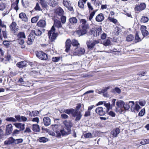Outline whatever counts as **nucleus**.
<instances>
[{"instance_id": "obj_1", "label": "nucleus", "mask_w": 149, "mask_h": 149, "mask_svg": "<svg viewBox=\"0 0 149 149\" xmlns=\"http://www.w3.org/2000/svg\"><path fill=\"white\" fill-rule=\"evenodd\" d=\"M64 128L60 130L63 136H67L71 133V128L73 126L72 122L70 120H65L63 122Z\"/></svg>"}, {"instance_id": "obj_2", "label": "nucleus", "mask_w": 149, "mask_h": 149, "mask_svg": "<svg viewBox=\"0 0 149 149\" xmlns=\"http://www.w3.org/2000/svg\"><path fill=\"white\" fill-rule=\"evenodd\" d=\"M65 44V51L66 52H68L70 50L71 45L73 47H76V48L80 45L78 41L75 39H72L71 41L70 39H68L66 40Z\"/></svg>"}, {"instance_id": "obj_3", "label": "nucleus", "mask_w": 149, "mask_h": 149, "mask_svg": "<svg viewBox=\"0 0 149 149\" xmlns=\"http://www.w3.org/2000/svg\"><path fill=\"white\" fill-rule=\"evenodd\" d=\"M80 22L82 23L81 27V29L77 31V33L79 36H83L86 34L87 33V29L89 28L88 24H86V21L84 19H81L80 20Z\"/></svg>"}, {"instance_id": "obj_4", "label": "nucleus", "mask_w": 149, "mask_h": 149, "mask_svg": "<svg viewBox=\"0 0 149 149\" xmlns=\"http://www.w3.org/2000/svg\"><path fill=\"white\" fill-rule=\"evenodd\" d=\"M55 28L54 25H53L48 32V35L51 42H54L58 36V33L57 32H55Z\"/></svg>"}, {"instance_id": "obj_5", "label": "nucleus", "mask_w": 149, "mask_h": 149, "mask_svg": "<svg viewBox=\"0 0 149 149\" xmlns=\"http://www.w3.org/2000/svg\"><path fill=\"white\" fill-rule=\"evenodd\" d=\"M36 56L40 59L46 60L48 58L47 55L41 51H38L35 52Z\"/></svg>"}, {"instance_id": "obj_6", "label": "nucleus", "mask_w": 149, "mask_h": 149, "mask_svg": "<svg viewBox=\"0 0 149 149\" xmlns=\"http://www.w3.org/2000/svg\"><path fill=\"white\" fill-rule=\"evenodd\" d=\"M81 106V103H79L77 104V106L76 107L75 109H74V111H76L77 112L76 114L77 117L75 118V120L76 121H78L80 120L82 117V114L81 113V111H78L79 110Z\"/></svg>"}, {"instance_id": "obj_7", "label": "nucleus", "mask_w": 149, "mask_h": 149, "mask_svg": "<svg viewBox=\"0 0 149 149\" xmlns=\"http://www.w3.org/2000/svg\"><path fill=\"white\" fill-rule=\"evenodd\" d=\"M129 104H132L130 108L132 112H138L139 111V110L141 108V107L137 103L135 104L134 101H130L129 102Z\"/></svg>"}, {"instance_id": "obj_8", "label": "nucleus", "mask_w": 149, "mask_h": 149, "mask_svg": "<svg viewBox=\"0 0 149 149\" xmlns=\"http://www.w3.org/2000/svg\"><path fill=\"white\" fill-rule=\"evenodd\" d=\"M101 31V28H93L90 30V33L91 35H93V36H97L99 35Z\"/></svg>"}, {"instance_id": "obj_9", "label": "nucleus", "mask_w": 149, "mask_h": 149, "mask_svg": "<svg viewBox=\"0 0 149 149\" xmlns=\"http://www.w3.org/2000/svg\"><path fill=\"white\" fill-rule=\"evenodd\" d=\"M116 101V99H113L111 100V104L109 102L104 103V105L107 109L106 111L107 112H108L110 109H111L112 107L115 106Z\"/></svg>"}, {"instance_id": "obj_10", "label": "nucleus", "mask_w": 149, "mask_h": 149, "mask_svg": "<svg viewBox=\"0 0 149 149\" xmlns=\"http://www.w3.org/2000/svg\"><path fill=\"white\" fill-rule=\"evenodd\" d=\"M33 31H31L30 34L28 36V40L27 43L28 45H31L34 41L35 38V35Z\"/></svg>"}, {"instance_id": "obj_11", "label": "nucleus", "mask_w": 149, "mask_h": 149, "mask_svg": "<svg viewBox=\"0 0 149 149\" xmlns=\"http://www.w3.org/2000/svg\"><path fill=\"white\" fill-rule=\"evenodd\" d=\"M146 6V4L144 3H141L140 4L136 5V6L134 8V10L135 11L140 12L144 10Z\"/></svg>"}, {"instance_id": "obj_12", "label": "nucleus", "mask_w": 149, "mask_h": 149, "mask_svg": "<svg viewBox=\"0 0 149 149\" xmlns=\"http://www.w3.org/2000/svg\"><path fill=\"white\" fill-rule=\"evenodd\" d=\"M116 105L118 107L117 109L118 110V112L122 113L123 111L124 102L122 101H118L116 102Z\"/></svg>"}, {"instance_id": "obj_13", "label": "nucleus", "mask_w": 149, "mask_h": 149, "mask_svg": "<svg viewBox=\"0 0 149 149\" xmlns=\"http://www.w3.org/2000/svg\"><path fill=\"white\" fill-rule=\"evenodd\" d=\"M63 4L64 6L67 8L70 11H72L74 10L73 7L71 6V3L70 1L67 0H63Z\"/></svg>"}, {"instance_id": "obj_14", "label": "nucleus", "mask_w": 149, "mask_h": 149, "mask_svg": "<svg viewBox=\"0 0 149 149\" xmlns=\"http://www.w3.org/2000/svg\"><path fill=\"white\" fill-rule=\"evenodd\" d=\"M10 28L13 33L15 35L18 30V28L17 27L16 23L15 22H13L10 25Z\"/></svg>"}, {"instance_id": "obj_15", "label": "nucleus", "mask_w": 149, "mask_h": 149, "mask_svg": "<svg viewBox=\"0 0 149 149\" xmlns=\"http://www.w3.org/2000/svg\"><path fill=\"white\" fill-rule=\"evenodd\" d=\"M85 53V50L84 48L78 47L76 48L74 54L78 56H81L84 54Z\"/></svg>"}, {"instance_id": "obj_16", "label": "nucleus", "mask_w": 149, "mask_h": 149, "mask_svg": "<svg viewBox=\"0 0 149 149\" xmlns=\"http://www.w3.org/2000/svg\"><path fill=\"white\" fill-rule=\"evenodd\" d=\"M99 43V41L97 40H95L92 43H91L90 41L87 44L88 49L89 50H92L95 45Z\"/></svg>"}, {"instance_id": "obj_17", "label": "nucleus", "mask_w": 149, "mask_h": 149, "mask_svg": "<svg viewBox=\"0 0 149 149\" xmlns=\"http://www.w3.org/2000/svg\"><path fill=\"white\" fill-rule=\"evenodd\" d=\"M146 26H141V30L142 34L143 37L147 36L149 35V32L146 30Z\"/></svg>"}, {"instance_id": "obj_18", "label": "nucleus", "mask_w": 149, "mask_h": 149, "mask_svg": "<svg viewBox=\"0 0 149 149\" xmlns=\"http://www.w3.org/2000/svg\"><path fill=\"white\" fill-rule=\"evenodd\" d=\"M54 13L56 15L60 16L63 15L64 11L61 7H59L54 10Z\"/></svg>"}, {"instance_id": "obj_19", "label": "nucleus", "mask_w": 149, "mask_h": 149, "mask_svg": "<svg viewBox=\"0 0 149 149\" xmlns=\"http://www.w3.org/2000/svg\"><path fill=\"white\" fill-rule=\"evenodd\" d=\"M95 112L100 116H104L105 114V112L103 110V108L102 107H98L95 109Z\"/></svg>"}, {"instance_id": "obj_20", "label": "nucleus", "mask_w": 149, "mask_h": 149, "mask_svg": "<svg viewBox=\"0 0 149 149\" xmlns=\"http://www.w3.org/2000/svg\"><path fill=\"white\" fill-rule=\"evenodd\" d=\"M65 112L67 114L69 115L71 114L73 117H76V113H77L76 111H74V109L73 108L67 109L65 111Z\"/></svg>"}, {"instance_id": "obj_21", "label": "nucleus", "mask_w": 149, "mask_h": 149, "mask_svg": "<svg viewBox=\"0 0 149 149\" xmlns=\"http://www.w3.org/2000/svg\"><path fill=\"white\" fill-rule=\"evenodd\" d=\"M19 0H16L15 1L12 3L11 6V9H13L17 12L19 9L18 3Z\"/></svg>"}, {"instance_id": "obj_22", "label": "nucleus", "mask_w": 149, "mask_h": 149, "mask_svg": "<svg viewBox=\"0 0 149 149\" xmlns=\"http://www.w3.org/2000/svg\"><path fill=\"white\" fill-rule=\"evenodd\" d=\"M104 19V17L103 13H101L97 15L95 17V20L98 22H101Z\"/></svg>"}, {"instance_id": "obj_23", "label": "nucleus", "mask_w": 149, "mask_h": 149, "mask_svg": "<svg viewBox=\"0 0 149 149\" xmlns=\"http://www.w3.org/2000/svg\"><path fill=\"white\" fill-rule=\"evenodd\" d=\"M13 130L12 125L11 124L8 125L6 126V133L7 135H9L12 133Z\"/></svg>"}, {"instance_id": "obj_24", "label": "nucleus", "mask_w": 149, "mask_h": 149, "mask_svg": "<svg viewBox=\"0 0 149 149\" xmlns=\"http://www.w3.org/2000/svg\"><path fill=\"white\" fill-rule=\"evenodd\" d=\"M46 25V22L45 20L41 19L37 23V26L41 28L45 27Z\"/></svg>"}, {"instance_id": "obj_25", "label": "nucleus", "mask_w": 149, "mask_h": 149, "mask_svg": "<svg viewBox=\"0 0 149 149\" xmlns=\"http://www.w3.org/2000/svg\"><path fill=\"white\" fill-rule=\"evenodd\" d=\"M15 127L19 129V130L23 131L25 129V125L21 123H16L14 124Z\"/></svg>"}, {"instance_id": "obj_26", "label": "nucleus", "mask_w": 149, "mask_h": 149, "mask_svg": "<svg viewBox=\"0 0 149 149\" xmlns=\"http://www.w3.org/2000/svg\"><path fill=\"white\" fill-rule=\"evenodd\" d=\"M120 133V129L118 128H116L111 131V134L113 136V137H116Z\"/></svg>"}, {"instance_id": "obj_27", "label": "nucleus", "mask_w": 149, "mask_h": 149, "mask_svg": "<svg viewBox=\"0 0 149 149\" xmlns=\"http://www.w3.org/2000/svg\"><path fill=\"white\" fill-rule=\"evenodd\" d=\"M27 65V63L25 61L18 62L16 64L17 66L19 68H23L24 67H26Z\"/></svg>"}, {"instance_id": "obj_28", "label": "nucleus", "mask_w": 149, "mask_h": 149, "mask_svg": "<svg viewBox=\"0 0 149 149\" xmlns=\"http://www.w3.org/2000/svg\"><path fill=\"white\" fill-rule=\"evenodd\" d=\"M43 122L44 125L46 126H47L50 125L51 120L48 117H45L43 118Z\"/></svg>"}, {"instance_id": "obj_29", "label": "nucleus", "mask_w": 149, "mask_h": 149, "mask_svg": "<svg viewBox=\"0 0 149 149\" xmlns=\"http://www.w3.org/2000/svg\"><path fill=\"white\" fill-rule=\"evenodd\" d=\"M19 17L22 21L26 22L28 20V18L24 13L22 12L19 14Z\"/></svg>"}, {"instance_id": "obj_30", "label": "nucleus", "mask_w": 149, "mask_h": 149, "mask_svg": "<svg viewBox=\"0 0 149 149\" xmlns=\"http://www.w3.org/2000/svg\"><path fill=\"white\" fill-rule=\"evenodd\" d=\"M77 19L76 17H70L69 19V24L74 25L77 23Z\"/></svg>"}, {"instance_id": "obj_31", "label": "nucleus", "mask_w": 149, "mask_h": 149, "mask_svg": "<svg viewBox=\"0 0 149 149\" xmlns=\"http://www.w3.org/2000/svg\"><path fill=\"white\" fill-rule=\"evenodd\" d=\"M15 139L12 137H10L7 140L5 141L4 143L6 145H9L13 143H15Z\"/></svg>"}, {"instance_id": "obj_32", "label": "nucleus", "mask_w": 149, "mask_h": 149, "mask_svg": "<svg viewBox=\"0 0 149 149\" xmlns=\"http://www.w3.org/2000/svg\"><path fill=\"white\" fill-rule=\"evenodd\" d=\"M87 0H79L78 2V6L81 8H84V4L86 3Z\"/></svg>"}, {"instance_id": "obj_33", "label": "nucleus", "mask_w": 149, "mask_h": 149, "mask_svg": "<svg viewBox=\"0 0 149 149\" xmlns=\"http://www.w3.org/2000/svg\"><path fill=\"white\" fill-rule=\"evenodd\" d=\"M22 3L23 6L25 8L29 6L30 5L29 0H22Z\"/></svg>"}, {"instance_id": "obj_34", "label": "nucleus", "mask_w": 149, "mask_h": 149, "mask_svg": "<svg viewBox=\"0 0 149 149\" xmlns=\"http://www.w3.org/2000/svg\"><path fill=\"white\" fill-rule=\"evenodd\" d=\"M32 130L34 132H38L40 131L39 126L37 124H34L32 125Z\"/></svg>"}, {"instance_id": "obj_35", "label": "nucleus", "mask_w": 149, "mask_h": 149, "mask_svg": "<svg viewBox=\"0 0 149 149\" xmlns=\"http://www.w3.org/2000/svg\"><path fill=\"white\" fill-rule=\"evenodd\" d=\"M39 3L42 8H47L48 5L47 2L45 0H39Z\"/></svg>"}, {"instance_id": "obj_36", "label": "nucleus", "mask_w": 149, "mask_h": 149, "mask_svg": "<svg viewBox=\"0 0 149 149\" xmlns=\"http://www.w3.org/2000/svg\"><path fill=\"white\" fill-rule=\"evenodd\" d=\"M31 31H33L34 35L38 36H40L42 33V31L38 29H36L35 30H32Z\"/></svg>"}, {"instance_id": "obj_37", "label": "nucleus", "mask_w": 149, "mask_h": 149, "mask_svg": "<svg viewBox=\"0 0 149 149\" xmlns=\"http://www.w3.org/2000/svg\"><path fill=\"white\" fill-rule=\"evenodd\" d=\"M110 86H108L107 87H105L101 89V91H98V93L100 94L101 93H104L105 92H107V91L110 88Z\"/></svg>"}, {"instance_id": "obj_38", "label": "nucleus", "mask_w": 149, "mask_h": 149, "mask_svg": "<svg viewBox=\"0 0 149 149\" xmlns=\"http://www.w3.org/2000/svg\"><path fill=\"white\" fill-rule=\"evenodd\" d=\"M48 4L50 6L52 7H54L57 5L56 1L54 0H49Z\"/></svg>"}, {"instance_id": "obj_39", "label": "nucleus", "mask_w": 149, "mask_h": 149, "mask_svg": "<svg viewBox=\"0 0 149 149\" xmlns=\"http://www.w3.org/2000/svg\"><path fill=\"white\" fill-rule=\"evenodd\" d=\"M107 20L108 21L112 22L115 24H116L118 22V20L110 16L108 17Z\"/></svg>"}, {"instance_id": "obj_40", "label": "nucleus", "mask_w": 149, "mask_h": 149, "mask_svg": "<svg viewBox=\"0 0 149 149\" xmlns=\"http://www.w3.org/2000/svg\"><path fill=\"white\" fill-rule=\"evenodd\" d=\"M54 24L57 28H59L62 27L61 22L58 20H56L54 21Z\"/></svg>"}, {"instance_id": "obj_41", "label": "nucleus", "mask_w": 149, "mask_h": 149, "mask_svg": "<svg viewBox=\"0 0 149 149\" xmlns=\"http://www.w3.org/2000/svg\"><path fill=\"white\" fill-rule=\"evenodd\" d=\"M33 10L36 11H42L41 9L39 3H36V6L33 8Z\"/></svg>"}, {"instance_id": "obj_42", "label": "nucleus", "mask_w": 149, "mask_h": 149, "mask_svg": "<svg viewBox=\"0 0 149 149\" xmlns=\"http://www.w3.org/2000/svg\"><path fill=\"white\" fill-rule=\"evenodd\" d=\"M18 38H25L26 36L24 32H20L17 35Z\"/></svg>"}, {"instance_id": "obj_43", "label": "nucleus", "mask_w": 149, "mask_h": 149, "mask_svg": "<svg viewBox=\"0 0 149 149\" xmlns=\"http://www.w3.org/2000/svg\"><path fill=\"white\" fill-rule=\"evenodd\" d=\"M134 36L132 34L128 35L126 38V40L128 42H130L134 39Z\"/></svg>"}, {"instance_id": "obj_44", "label": "nucleus", "mask_w": 149, "mask_h": 149, "mask_svg": "<svg viewBox=\"0 0 149 149\" xmlns=\"http://www.w3.org/2000/svg\"><path fill=\"white\" fill-rule=\"evenodd\" d=\"M111 92L112 93H117L120 94L121 92V91L119 88L116 87L114 89H113L111 91Z\"/></svg>"}, {"instance_id": "obj_45", "label": "nucleus", "mask_w": 149, "mask_h": 149, "mask_svg": "<svg viewBox=\"0 0 149 149\" xmlns=\"http://www.w3.org/2000/svg\"><path fill=\"white\" fill-rule=\"evenodd\" d=\"M148 20V18L147 17L145 16H144L142 17L140 21L141 22L145 23L147 22Z\"/></svg>"}, {"instance_id": "obj_46", "label": "nucleus", "mask_w": 149, "mask_h": 149, "mask_svg": "<svg viewBox=\"0 0 149 149\" xmlns=\"http://www.w3.org/2000/svg\"><path fill=\"white\" fill-rule=\"evenodd\" d=\"M40 142L45 143L48 141L47 138L44 137L39 138L38 140Z\"/></svg>"}, {"instance_id": "obj_47", "label": "nucleus", "mask_w": 149, "mask_h": 149, "mask_svg": "<svg viewBox=\"0 0 149 149\" xmlns=\"http://www.w3.org/2000/svg\"><path fill=\"white\" fill-rule=\"evenodd\" d=\"M6 121L8 122H16V120L15 118L13 117H7L6 118Z\"/></svg>"}, {"instance_id": "obj_48", "label": "nucleus", "mask_w": 149, "mask_h": 149, "mask_svg": "<svg viewBox=\"0 0 149 149\" xmlns=\"http://www.w3.org/2000/svg\"><path fill=\"white\" fill-rule=\"evenodd\" d=\"M39 17V16L37 15L35 17H32L31 19V22L33 23H36L38 21Z\"/></svg>"}, {"instance_id": "obj_49", "label": "nucleus", "mask_w": 149, "mask_h": 149, "mask_svg": "<svg viewBox=\"0 0 149 149\" xmlns=\"http://www.w3.org/2000/svg\"><path fill=\"white\" fill-rule=\"evenodd\" d=\"M141 39L139 37L137 33H136L135 35V41L136 42H139L141 41Z\"/></svg>"}, {"instance_id": "obj_50", "label": "nucleus", "mask_w": 149, "mask_h": 149, "mask_svg": "<svg viewBox=\"0 0 149 149\" xmlns=\"http://www.w3.org/2000/svg\"><path fill=\"white\" fill-rule=\"evenodd\" d=\"M97 11V10H94L90 13L89 17V20L91 21L92 20Z\"/></svg>"}, {"instance_id": "obj_51", "label": "nucleus", "mask_w": 149, "mask_h": 149, "mask_svg": "<svg viewBox=\"0 0 149 149\" xmlns=\"http://www.w3.org/2000/svg\"><path fill=\"white\" fill-rule=\"evenodd\" d=\"M61 16L60 19L61 22L63 24H64L66 21V17L65 16H64L63 15Z\"/></svg>"}, {"instance_id": "obj_52", "label": "nucleus", "mask_w": 149, "mask_h": 149, "mask_svg": "<svg viewBox=\"0 0 149 149\" xmlns=\"http://www.w3.org/2000/svg\"><path fill=\"white\" fill-rule=\"evenodd\" d=\"M60 59V57H53L52 58V60L54 62H56L59 61Z\"/></svg>"}, {"instance_id": "obj_53", "label": "nucleus", "mask_w": 149, "mask_h": 149, "mask_svg": "<svg viewBox=\"0 0 149 149\" xmlns=\"http://www.w3.org/2000/svg\"><path fill=\"white\" fill-rule=\"evenodd\" d=\"M84 136L85 138H91L93 137L92 134L90 132L85 134Z\"/></svg>"}, {"instance_id": "obj_54", "label": "nucleus", "mask_w": 149, "mask_h": 149, "mask_svg": "<svg viewBox=\"0 0 149 149\" xmlns=\"http://www.w3.org/2000/svg\"><path fill=\"white\" fill-rule=\"evenodd\" d=\"M6 5L4 3L0 4V10H3L6 8Z\"/></svg>"}, {"instance_id": "obj_55", "label": "nucleus", "mask_w": 149, "mask_h": 149, "mask_svg": "<svg viewBox=\"0 0 149 149\" xmlns=\"http://www.w3.org/2000/svg\"><path fill=\"white\" fill-rule=\"evenodd\" d=\"M4 52L1 49H0V59L2 61L4 60L3 57Z\"/></svg>"}, {"instance_id": "obj_56", "label": "nucleus", "mask_w": 149, "mask_h": 149, "mask_svg": "<svg viewBox=\"0 0 149 149\" xmlns=\"http://www.w3.org/2000/svg\"><path fill=\"white\" fill-rule=\"evenodd\" d=\"M23 140L22 139H15V144L21 143L23 142Z\"/></svg>"}, {"instance_id": "obj_57", "label": "nucleus", "mask_w": 149, "mask_h": 149, "mask_svg": "<svg viewBox=\"0 0 149 149\" xmlns=\"http://www.w3.org/2000/svg\"><path fill=\"white\" fill-rule=\"evenodd\" d=\"M145 112V108H143L139 112V116H142L144 115Z\"/></svg>"}, {"instance_id": "obj_58", "label": "nucleus", "mask_w": 149, "mask_h": 149, "mask_svg": "<svg viewBox=\"0 0 149 149\" xmlns=\"http://www.w3.org/2000/svg\"><path fill=\"white\" fill-rule=\"evenodd\" d=\"M111 43V41L109 39H107L104 42V45L106 46H107L109 45Z\"/></svg>"}, {"instance_id": "obj_59", "label": "nucleus", "mask_w": 149, "mask_h": 149, "mask_svg": "<svg viewBox=\"0 0 149 149\" xmlns=\"http://www.w3.org/2000/svg\"><path fill=\"white\" fill-rule=\"evenodd\" d=\"M130 107V105L129 104L126 103L125 104L124 103V106L123 109L125 110H128L129 109Z\"/></svg>"}, {"instance_id": "obj_60", "label": "nucleus", "mask_w": 149, "mask_h": 149, "mask_svg": "<svg viewBox=\"0 0 149 149\" xmlns=\"http://www.w3.org/2000/svg\"><path fill=\"white\" fill-rule=\"evenodd\" d=\"M87 5L88 7V8L91 11L93 10V8L91 5L90 3L89 2H88L87 3Z\"/></svg>"}, {"instance_id": "obj_61", "label": "nucleus", "mask_w": 149, "mask_h": 149, "mask_svg": "<svg viewBox=\"0 0 149 149\" xmlns=\"http://www.w3.org/2000/svg\"><path fill=\"white\" fill-rule=\"evenodd\" d=\"M146 73V71L140 72L137 74V75H138L139 76H140L142 77L144 76L145 75V74Z\"/></svg>"}, {"instance_id": "obj_62", "label": "nucleus", "mask_w": 149, "mask_h": 149, "mask_svg": "<svg viewBox=\"0 0 149 149\" xmlns=\"http://www.w3.org/2000/svg\"><path fill=\"white\" fill-rule=\"evenodd\" d=\"M15 119L16 120V121L17 120L18 122H21V116L19 115H15Z\"/></svg>"}, {"instance_id": "obj_63", "label": "nucleus", "mask_w": 149, "mask_h": 149, "mask_svg": "<svg viewBox=\"0 0 149 149\" xmlns=\"http://www.w3.org/2000/svg\"><path fill=\"white\" fill-rule=\"evenodd\" d=\"M108 114L112 117H114L116 116L115 113L112 111H110L108 113Z\"/></svg>"}, {"instance_id": "obj_64", "label": "nucleus", "mask_w": 149, "mask_h": 149, "mask_svg": "<svg viewBox=\"0 0 149 149\" xmlns=\"http://www.w3.org/2000/svg\"><path fill=\"white\" fill-rule=\"evenodd\" d=\"M3 44L6 47H8L10 45L9 42L6 40L4 41L3 42Z\"/></svg>"}]
</instances>
